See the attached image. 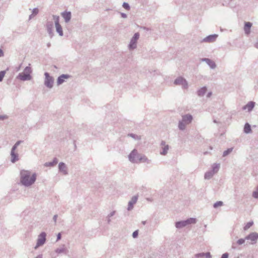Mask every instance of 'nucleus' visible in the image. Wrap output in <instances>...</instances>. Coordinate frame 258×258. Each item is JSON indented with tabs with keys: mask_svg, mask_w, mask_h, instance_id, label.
Returning <instances> with one entry per match:
<instances>
[{
	"mask_svg": "<svg viewBox=\"0 0 258 258\" xmlns=\"http://www.w3.org/2000/svg\"><path fill=\"white\" fill-rule=\"evenodd\" d=\"M20 175V182L23 185L26 187L30 186L34 183L36 180V173H32L29 170H21Z\"/></svg>",
	"mask_w": 258,
	"mask_h": 258,
	"instance_id": "f257e3e1",
	"label": "nucleus"
},
{
	"mask_svg": "<svg viewBox=\"0 0 258 258\" xmlns=\"http://www.w3.org/2000/svg\"><path fill=\"white\" fill-rule=\"evenodd\" d=\"M129 161L132 163H150L151 160L143 154H139L137 149H134L128 156Z\"/></svg>",
	"mask_w": 258,
	"mask_h": 258,
	"instance_id": "f03ea898",
	"label": "nucleus"
},
{
	"mask_svg": "<svg viewBox=\"0 0 258 258\" xmlns=\"http://www.w3.org/2000/svg\"><path fill=\"white\" fill-rule=\"evenodd\" d=\"M193 120L192 116L190 114H186L182 116L181 120L178 122V127L180 131L185 130L186 125L189 124Z\"/></svg>",
	"mask_w": 258,
	"mask_h": 258,
	"instance_id": "7ed1b4c3",
	"label": "nucleus"
},
{
	"mask_svg": "<svg viewBox=\"0 0 258 258\" xmlns=\"http://www.w3.org/2000/svg\"><path fill=\"white\" fill-rule=\"evenodd\" d=\"M197 222V219L194 218H190L186 220L180 221L175 223V227L178 229L182 228L189 224H195Z\"/></svg>",
	"mask_w": 258,
	"mask_h": 258,
	"instance_id": "20e7f679",
	"label": "nucleus"
},
{
	"mask_svg": "<svg viewBox=\"0 0 258 258\" xmlns=\"http://www.w3.org/2000/svg\"><path fill=\"white\" fill-rule=\"evenodd\" d=\"M44 85L49 89H51L53 86L54 79L52 77L50 76L49 74L47 72L44 73Z\"/></svg>",
	"mask_w": 258,
	"mask_h": 258,
	"instance_id": "39448f33",
	"label": "nucleus"
},
{
	"mask_svg": "<svg viewBox=\"0 0 258 258\" xmlns=\"http://www.w3.org/2000/svg\"><path fill=\"white\" fill-rule=\"evenodd\" d=\"M140 37V34L139 32H137L134 34L130 40V42L128 45V49L130 50H134L137 48V43L138 39Z\"/></svg>",
	"mask_w": 258,
	"mask_h": 258,
	"instance_id": "423d86ee",
	"label": "nucleus"
},
{
	"mask_svg": "<svg viewBox=\"0 0 258 258\" xmlns=\"http://www.w3.org/2000/svg\"><path fill=\"white\" fill-rule=\"evenodd\" d=\"M46 234L44 232H42L38 236L36 245L34 247L35 249H37L39 247L44 244L46 242Z\"/></svg>",
	"mask_w": 258,
	"mask_h": 258,
	"instance_id": "0eeeda50",
	"label": "nucleus"
},
{
	"mask_svg": "<svg viewBox=\"0 0 258 258\" xmlns=\"http://www.w3.org/2000/svg\"><path fill=\"white\" fill-rule=\"evenodd\" d=\"M52 17L54 21L56 32L58 33L59 36H62L63 33L62 27L59 24V17L56 15H53Z\"/></svg>",
	"mask_w": 258,
	"mask_h": 258,
	"instance_id": "6e6552de",
	"label": "nucleus"
},
{
	"mask_svg": "<svg viewBox=\"0 0 258 258\" xmlns=\"http://www.w3.org/2000/svg\"><path fill=\"white\" fill-rule=\"evenodd\" d=\"M174 84L176 85H181L184 89H187L188 88V83L187 81L181 77L177 78L174 80Z\"/></svg>",
	"mask_w": 258,
	"mask_h": 258,
	"instance_id": "1a4fd4ad",
	"label": "nucleus"
},
{
	"mask_svg": "<svg viewBox=\"0 0 258 258\" xmlns=\"http://www.w3.org/2000/svg\"><path fill=\"white\" fill-rule=\"evenodd\" d=\"M160 146L161 148L160 154L161 155H166L169 149V145L167 144L165 141H162Z\"/></svg>",
	"mask_w": 258,
	"mask_h": 258,
	"instance_id": "9d476101",
	"label": "nucleus"
},
{
	"mask_svg": "<svg viewBox=\"0 0 258 258\" xmlns=\"http://www.w3.org/2000/svg\"><path fill=\"white\" fill-rule=\"evenodd\" d=\"M46 27L47 31L50 38H52L53 36V22L52 21H48L46 24Z\"/></svg>",
	"mask_w": 258,
	"mask_h": 258,
	"instance_id": "9b49d317",
	"label": "nucleus"
},
{
	"mask_svg": "<svg viewBox=\"0 0 258 258\" xmlns=\"http://www.w3.org/2000/svg\"><path fill=\"white\" fill-rule=\"evenodd\" d=\"M258 239V233L256 232H252L245 237V239L250 240L251 244L256 243Z\"/></svg>",
	"mask_w": 258,
	"mask_h": 258,
	"instance_id": "f8f14e48",
	"label": "nucleus"
},
{
	"mask_svg": "<svg viewBox=\"0 0 258 258\" xmlns=\"http://www.w3.org/2000/svg\"><path fill=\"white\" fill-rule=\"evenodd\" d=\"M17 78L19 80L25 81L30 80L32 78L30 74L25 73L24 72L20 73L17 76Z\"/></svg>",
	"mask_w": 258,
	"mask_h": 258,
	"instance_id": "ddd939ff",
	"label": "nucleus"
},
{
	"mask_svg": "<svg viewBox=\"0 0 258 258\" xmlns=\"http://www.w3.org/2000/svg\"><path fill=\"white\" fill-rule=\"evenodd\" d=\"M218 36V35L217 34L210 35L204 38L203 42L208 43L214 42L216 40Z\"/></svg>",
	"mask_w": 258,
	"mask_h": 258,
	"instance_id": "4468645a",
	"label": "nucleus"
},
{
	"mask_svg": "<svg viewBox=\"0 0 258 258\" xmlns=\"http://www.w3.org/2000/svg\"><path fill=\"white\" fill-rule=\"evenodd\" d=\"M201 61L206 62V63L212 69H214L216 67L215 62L212 60L208 58H203L200 59Z\"/></svg>",
	"mask_w": 258,
	"mask_h": 258,
	"instance_id": "2eb2a0df",
	"label": "nucleus"
},
{
	"mask_svg": "<svg viewBox=\"0 0 258 258\" xmlns=\"http://www.w3.org/2000/svg\"><path fill=\"white\" fill-rule=\"evenodd\" d=\"M138 199V196L137 195L134 196L132 198L131 200L129 201L128 203V211H131L133 209L134 205L137 203Z\"/></svg>",
	"mask_w": 258,
	"mask_h": 258,
	"instance_id": "dca6fc26",
	"label": "nucleus"
},
{
	"mask_svg": "<svg viewBox=\"0 0 258 258\" xmlns=\"http://www.w3.org/2000/svg\"><path fill=\"white\" fill-rule=\"evenodd\" d=\"M59 171L62 173L64 175L68 174V168L66 164L63 162H60L58 164Z\"/></svg>",
	"mask_w": 258,
	"mask_h": 258,
	"instance_id": "f3484780",
	"label": "nucleus"
},
{
	"mask_svg": "<svg viewBox=\"0 0 258 258\" xmlns=\"http://www.w3.org/2000/svg\"><path fill=\"white\" fill-rule=\"evenodd\" d=\"M252 25V24L249 22H245L244 26V33L246 35H248L250 33V29Z\"/></svg>",
	"mask_w": 258,
	"mask_h": 258,
	"instance_id": "a211bd4d",
	"label": "nucleus"
},
{
	"mask_svg": "<svg viewBox=\"0 0 258 258\" xmlns=\"http://www.w3.org/2000/svg\"><path fill=\"white\" fill-rule=\"evenodd\" d=\"M61 15L64 19L66 23H68L70 21V20L71 19V17H72L71 12L66 11V12H62V13H61Z\"/></svg>",
	"mask_w": 258,
	"mask_h": 258,
	"instance_id": "6ab92c4d",
	"label": "nucleus"
},
{
	"mask_svg": "<svg viewBox=\"0 0 258 258\" xmlns=\"http://www.w3.org/2000/svg\"><path fill=\"white\" fill-rule=\"evenodd\" d=\"M254 105H255L254 102L249 101L248 102V103L246 105L243 106L242 109L243 110L247 109L248 112H250L254 108Z\"/></svg>",
	"mask_w": 258,
	"mask_h": 258,
	"instance_id": "aec40b11",
	"label": "nucleus"
},
{
	"mask_svg": "<svg viewBox=\"0 0 258 258\" xmlns=\"http://www.w3.org/2000/svg\"><path fill=\"white\" fill-rule=\"evenodd\" d=\"M70 78V75L67 74H62L59 76L57 79V85H61L64 82V79Z\"/></svg>",
	"mask_w": 258,
	"mask_h": 258,
	"instance_id": "412c9836",
	"label": "nucleus"
},
{
	"mask_svg": "<svg viewBox=\"0 0 258 258\" xmlns=\"http://www.w3.org/2000/svg\"><path fill=\"white\" fill-rule=\"evenodd\" d=\"M11 162L15 163L19 160V155L16 152H11Z\"/></svg>",
	"mask_w": 258,
	"mask_h": 258,
	"instance_id": "4be33fe9",
	"label": "nucleus"
},
{
	"mask_svg": "<svg viewBox=\"0 0 258 258\" xmlns=\"http://www.w3.org/2000/svg\"><path fill=\"white\" fill-rule=\"evenodd\" d=\"M55 251L58 254L63 253L66 254H67L69 252V250L65 247L64 245H63L62 247H61L56 248Z\"/></svg>",
	"mask_w": 258,
	"mask_h": 258,
	"instance_id": "5701e85b",
	"label": "nucleus"
},
{
	"mask_svg": "<svg viewBox=\"0 0 258 258\" xmlns=\"http://www.w3.org/2000/svg\"><path fill=\"white\" fill-rule=\"evenodd\" d=\"M58 162V160L56 158H54L52 161L46 162L44 164L45 167H53L55 166Z\"/></svg>",
	"mask_w": 258,
	"mask_h": 258,
	"instance_id": "b1692460",
	"label": "nucleus"
},
{
	"mask_svg": "<svg viewBox=\"0 0 258 258\" xmlns=\"http://www.w3.org/2000/svg\"><path fill=\"white\" fill-rule=\"evenodd\" d=\"M207 90V89L206 87H203L201 88L197 92L198 95L200 97L203 96L206 94Z\"/></svg>",
	"mask_w": 258,
	"mask_h": 258,
	"instance_id": "393cba45",
	"label": "nucleus"
},
{
	"mask_svg": "<svg viewBox=\"0 0 258 258\" xmlns=\"http://www.w3.org/2000/svg\"><path fill=\"white\" fill-rule=\"evenodd\" d=\"M243 132L247 134L251 133V126L247 122L245 124Z\"/></svg>",
	"mask_w": 258,
	"mask_h": 258,
	"instance_id": "a878e982",
	"label": "nucleus"
},
{
	"mask_svg": "<svg viewBox=\"0 0 258 258\" xmlns=\"http://www.w3.org/2000/svg\"><path fill=\"white\" fill-rule=\"evenodd\" d=\"M214 174H215L213 173V171H212L211 170L208 171L205 173L204 178L205 179H210Z\"/></svg>",
	"mask_w": 258,
	"mask_h": 258,
	"instance_id": "bb28decb",
	"label": "nucleus"
},
{
	"mask_svg": "<svg viewBox=\"0 0 258 258\" xmlns=\"http://www.w3.org/2000/svg\"><path fill=\"white\" fill-rule=\"evenodd\" d=\"M212 171H213L214 174L218 172L220 168V164L214 163L212 166Z\"/></svg>",
	"mask_w": 258,
	"mask_h": 258,
	"instance_id": "cd10ccee",
	"label": "nucleus"
},
{
	"mask_svg": "<svg viewBox=\"0 0 258 258\" xmlns=\"http://www.w3.org/2000/svg\"><path fill=\"white\" fill-rule=\"evenodd\" d=\"M116 213L115 211H113L111 212L106 217V221L107 222V223L109 224L111 221V218L112 217H113L115 214Z\"/></svg>",
	"mask_w": 258,
	"mask_h": 258,
	"instance_id": "c85d7f7f",
	"label": "nucleus"
},
{
	"mask_svg": "<svg viewBox=\"0 0 258 258\" xmlns=\"http://www.w3.org/2000/svg\"><path fill=\"white\" fill-rule=\"evenodd\" d=\"M127 136L132 138L133 139H134L135 140H141V136H138L137 135H136V134H134L133 133L128 134L127 135Z\"/></svg>",
	"mask_w": 258,
	"mask_h": 258,
	"instance_id": "c756f323",
	"label": "nucleus"
},
{
	"mask_svg": "<svg viewBox=\"0 0 258 258\" xmlns=\"http://www.w3.org/2000/svg\"><path fill=\"white\" fill-rule=\"evenodd\" d=\"M22 142V141H17L12 148L11 152H16V150Z\"/></svg>",
	"mask_w": 258,
	"mask_h": 258,
	"instance_id": "7c9ffc66",
	"label": "nucleus"
},
{
	"mask_svg": "<svg viewBox=\"0 0 258 258\" xmlns=\"http://www.w3.org/2000/svg\"><path fill=\"white\" fill-rule=\"evenodd\" d=\"M233 150V148H228L227 150H225L223 153V156L225 157L228 155L230 153L232 152Z\"/></svg>",
	"mask_w": 258,
	"mask_h": 258,
	"instance_id": "2f4dec72",
	"label": "nucleus"
},
{
	"mask_svg": "<svg viewBox=\"0 0 258 258\" xmlns=\"http://www.w3.org/2000/svg\"><path fill=\"white\" fill-rule=\"evenodd\" d=\"M23 72L30 75V74L32 73L31 68L29 66L26 67L25 68Z\"/></svg>",
	"mask_w": 258,
	"mask_h": 258,
	"instance_id": "473e14b6",
	"label": "nucleus"
},
{
	"mask_svg": "<svg viewBox=\"0 0 258 258\" xmlns=\"http://www.w3.org/2000/svg\"><path fill=\"white\" fill-rule=\"evenodd\" d=\"M223 203L222 201H218L214 204L213 207L214 208H217L219 207L223 206Z\"/></svg>",
	"mask_w": 258,
	"mask_h": 258,
	"instance_id": "72a5a7b5",
	"label": "nucleus"
},
{
	"mask_svg": "<svg viewBox=\"0 0 258 258\" xmlns=\"http://www.w3.org/2000/svg\"><path fill=\"white\" fill-rule=\"evenodd\" d=\"M253 223L252 221L249 222L247 223L246 224L244 227V230H247L253 225Z\"/></svg>",
	"mask_w": 258,
	"mask_h": 258,
	"instance_id": "f704fd0d",
	"label": "nucleus"
},
{
	"mask_svg": "<svg viewBox=\"0 0 258 258\" xmlns=\"http://www.w3.org/2000/svg\"><path fill=\"white\" fill-rule=\"evenodd\" d=\"M39 13V9L37 8H34L32 10V15L36 16Z\"/></svg>",
	"mask_w": 258,
	"mask_h": 258,
	"instance_id": "c9c22d12",
	"label": "nucleus"
},
{
	"mask_svg": "<svg viewBox=\"0 0 258 258\" xmlns=\"http://www.w3.org/2000/svg\"><path fill=\"white\" fill-rule=\"evenodd\" d=\"M5 74L6 71H2L0 72V82H2L3 81Z\"/></svg>",
	"mask_w": 258,
	"mask_h": 258,
	"instance_id": "e433bc0d",
	"label": "nucleus"
},
{
	"mask_svg": "<svg viewBox=\"0 0 258 258\" xmlns=\"http://www.w3.org/2000/svg\"><path fill=\"white\" fill-rule=\"evenodd\" d=\"M245 238L244 239H243V238H241V239H238L237 241V244H238V245H241L242 244H243L244 242H245Z\"/></svg>",
	"mask_w": 258,
	"mask_h": 258,
	"instance_id": "4c0bfd02",
	"label": "nucleus"
},
{
	"mask_svg": "<svg viewBox=\"0 0 258 258\" xmlns=\"http://www.w3.org/2000/svg\"><path fill=\"white\" fill-rule=\"evenodd\" d=\"M122 7L123 8H124L125 9H126L127 10H129L130 9V5L127 3H125V2L123 3L122 4Z\"/></svg>",
	"mask_w": 258,
	"mask_h": 258,
	"instance_id": "58836bf2",
	"label": "nucleus"
},
{
	"mask_svg": "<svg viewBox=\"0 0 258 258\" xmlns=\"http://www.w3.org/2000/svg\"><path fill=\"white\" fill-rule=\"evenodd\" d=\"M204 256V252L199 253L195 254V257L196 258L203 257Z\"/></svg>",
	"mask_w": 258,
	"mask_h": 258,
	"instance_id": "ea45409f",
	"label": "nucleus"
},
{
	"mask_svg": "<svg viewBox=\"0 0 258 258\" xmlns=\"http://www.w3.org/2000/svg\"><path fill=\"white\" fill-rule=\"evenodd\" d=\"M204 256L206 257V258H211L212 257L211 253L209 252H207L206 253L204 252Z\"/></svg>",
	"mask_w": 258,
	"mask_h": 258,
	"instance_id": "a19ab883",
	"label": "nucleus"
},
{
	"mask_svg": "<svg viewBox=\"0 0 258 258\" xmlns=\"http://www.w3.org/2000/svg\"><path fill=\"white\" fill-rule=\"evenodd\" d=\"M138 230H136L133 233V234H132V236H133V238H137L138 236Z\"/></svg>",
	"mask_w": 258,
	"mask_h": 258,
	"instance_id": "79ce46f5",
	"label": "nucleus"
},
{
	"mask_svg": "<svg viewBox=\"0 0 258 258\" xmlns=\"http://www.w3.org/2000/svg\"><path fill=\"white\" fill-rule=\"evenodd\" d=\"M252 196L255 199L258 198V191H254L252 193Z\"/></svg>",
	"mask_w": 258,
	"mask_h": 258,
	"instance_id": "37998d69",
	"label": "nucleus"
},
{
	"mask_svg": "<svg viewBox=\"0 0 258 258\" xmlns=\"http://www.w3.org/2000/svg\"><path fill=\"white\" fill-rule=\"evenodd\" d=\"M228 253H224L222 255L221 258H228Z\"/></svg>",
	"mask_w": 258,
	"mask_h": 258,
	"instance_id": "c03bdc74",
	"label": "nucleus"
},
{
	"mask_svg": "<svg viewBox=\"0 0 258 258\" xmlns=\"http://www.w3.org/2000/svg\"><path fill=\"white\" fill-rule=\"evenodd\" d=\"M7 116L6 115H0V120H3L7 118Z\"/></svg>",
	"mask_w": 258,
	"mask_h": 258,
	"instance_id": "a18cd8bd",
	"label": "nucleus"
},
{
	"mask_svg": "<svg viewBox=\"0 0 258 258\" xmlns=\"http://www.w3.org/2000/svg\"><path fill=\"white\" fill-rule=\"evenodd\" d=\"M61 239V234L59 233L57 235V239L56 240L58 241Z\"/></svg>",
	"mask_w": 258,
	"mask_h": 258,
	"instance_id": "49530a36",
	"label": "nucleus"
},
{
	"mask_svg": "<svg viewBox=\"0 0 258 258\" xmlns=\"http://www.w3.org/2000/svg\"><path fill=\"white\" fill-rule=\"evenodd\" d=\"M57 218V215H54V216L53 217V221H54L55 223H56V222Z\"/></svg>",
	"mask_w": 258,
	"mask_h": 258,
	"instance_id": "de8ad7c7",
	"label": "nucleus"
},
{
	"mask_svg": "<svg viewBox=\"0 0 258 258\" xmlns=\"http://www.w3.org/2000/svg\"><path fill=\"white\" fill-rule=\"evenodd\" d=\"M121 16L122 18H125L127 17V15L126 14H124V13H121Z\"/></svg>",
	"mask_w": 258,
	"mask_h": 258,
	"instance_id": "09e8293b",
	"label": "nucleus"
},
{
	"mask_svg": "<svg viewBox=\"0 0 258 258\" xmlns=\"http://www.w3.org/2000/svg\"><path fill=\"white\" fill-rule=\"evenodd\" d=\"M4 55V52L2 49L0 48V57Z\"/></svg>",
	"mask_w": 258,
	"mask_h": 258,
	"instance_id": "8fccbe9b",
	"label": "nucleus"
},
{
	"mask_svg": "<svg viewBox=\"0 0 258 258\" xmlns=\"http://www.w3.org/2000/svg\"><path fill=\"white\" fill-rule=\"evenodd\" d=\"M254 46L256 48L258 49V41H256V42L254 43Z\"/></svg>",
	"mask_w": 258,
	"mask_h": 258,
	"instance_id": "3c124183",
	"label": "nucleus"
},
{
	"mask_svg": "<svg viewBox=\"0 0 258 258\" xmlns=\"http://www.w3.org/2000/svg\"><path fill=\"white\" fill-rule=\"evenodd\" d=\"M211 95H212V92H209V93L207 94V97L208 98H209V97H211Z\"/></svg>",
	"mask_w": 258,
	"mask_h": 258,
	"instance_id": "603ef678",
	"label": "nucleus"
},
{
	"mask_svg": "<svg viewBox=\"0 0 258 258\" xmlns=\"http://www.w3.org/2000/svg\"><path fill=\"white\" fill-rule=\"evenodd\" d=\"M35 16L34 15H32V14H31L29 17V20H31L32 19L33 17H34Z\"/></svg>",
	"mask_w": 258,
	"mask_h": 258,
	"instance_id": "864d4df0",
	"label": "nucleus"
},
{
	"mask_svg": "<svg viewBox=\"0 0 258 258\" xmlns=\"http://www.w3.org/2000/svg\"><path fill=\"white\" fill-rule=\"evenodd\" d=\"M35 258H42V254H39L38 255H37L36 257Z\"/></svg>",
	"mask_w": 258,
	"mask_h": 258,
	"instance_id": "5fc2aeb1",
	"label": "nucleus"
},
{
	"mask_svg": "<svg viewBox=\"0 0 258 258\" xmlns=\"http://www.w3.org/2000/svg\"><path fill=\"white\" fill-rule=\"evenodd\" d=\"M51 46V43L50 42H48L47 43V47H50Z\"/></svg>",
	"mask_w": 258,
	"mask_h": 258,
	"instance_id": "6e6d98bb",
	"label": "nucleus"
},
{
	"mask_svg": "<svg viewBox=\"0 0 258 258\" xmlns=\"http://www.w3.org/2000/svg\"><path fill=\"white\" fill-rule=\"evenodd\" d=\"M232 247V248H233V249H235V248H236V247L235 246V245H234V243L233 244Z\"/></svg>",
	"mask_w": 258,
	"mask_h": 258,
	"instance_id": "4d7b16f0",
	"label": "nucleus"
},
{
	"mask_svg": "<svg viewBox=\"0 0 258 258\" xmlns=\"http://www.w3.org/2000/svg\"><path fill=\"white\" fill-rule=\"evenodd\" d=\"M143 224L145 225L146 223V221H143L142 222Z\"/></svg>",
	"mask_w": 258,
	"mask_h": 258,
	"instance_id": "13d9d810",
	"label": "nucleus"
},
{
	"mask_svg": "<svg viewBox=\"0 0 258 258\" xmlns=\"http://www.w3.org/2000/svg\"><path fill=\"white\" fill-rule=\"evenodd\" d=\"M144 29H146V30H149V29H148V28H146V27H144Z\"/></svg>",
	"mask_w": 258,
	"mask_h": 258,
	"instance_id": "bf43d9fd",
	"label": "nucleus"
},
{
	"mask_svg": "<svg viewBox=\"0 0 258 258\" xmlns=\"http://www.w3.org/2000/svg\"><path fill=\"white\" fill-rule=\"evenodd\" d=\"M214 122H215V123H216V122H217V121H216V120H214Z\"/></svg>",
	"mask_w": 258,
	"mask_h": 258,
	"instance_id": "052dcab7",
	"label": "nucleus"
}]
</instances>
